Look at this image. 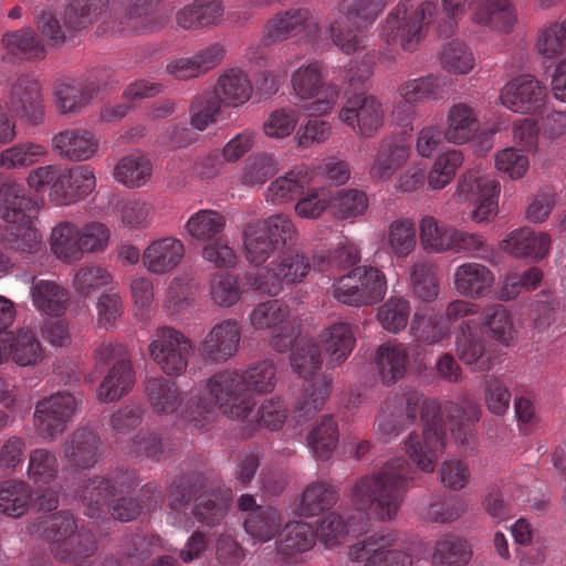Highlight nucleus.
<instances>
[{
	"label": "nucleus",
	"instance_id": "nucleus-47",
	"mask_svg": "<svg viewBox=\"0 0 566 566\" xmlns=\"http://www.w3.org/2000/svg\"><path fill=\"white\" fill-rule=\"evenodd\" d=\"M283 516L272 507L264 506L252 510L243 521V526L253 539L259 542H269L276 537L283 526Z\"/></svg>",
	"mask_w": 566,
	"mask_h": 566
},
{
	"label": "nucleus",
	"instance_id": "nucleus-29",
	"mask_svg": "<svg viewBox=\"0 0 566 566\" xmlns=\"http://www.w3.org/2000/svg\"><path fill=\"white\" fill-rule=\"evenodd\" d=\"M147 402L155 415L170 416L182 406V392L176 381L163 376L151 377L145 381Z\"/></svg>",
	"mask_w": 566,
	"mask_h": 566
},
{
	"label": "nucleus",
	"instance_id": "nucleus-58",
	"mask_svg": "<svg viewBox=\"0 0 566 566\" xmlns=\"http://www.w3.org/2000/svg\"><path fill=\"white\" fill-rule=\"evenodd\" d=\"M403 418V402L399 396L386 399L375 421L376 431L384 442H389L408 429Z\"/></svg>",
	"mask_w": 566,
	"mask_h": 566
},
{
	"label": "nucleus",
	"instance_id": "nucleus-15",
	"mask_svg": "<svg viewBox=\"0 0 566 566\" xmlns=\"http://www.w3.org/2000/svg\"><path fill=\"white\" fill-rule=\"evenodd\" d=\"M338 117L360 137L369 138L384 125L385 109L376 96L358 93L348 97Z\"/></svg>",
	"mask_w": 566,
	"mask_h": 566
},
{
	"label": "nucleus",
	"instance_id": "nucleus-53",
	"mask_svg": "<svg viewBox=\"0 0 566 566\" xmlns=\"http://www.w3.org/2000/svg\"><path fill=\"white\" fill-rule=\"evenodd\" d=\"M482 325L486 327L490 336L499 343L511 346L517 338V331L514 326L510 311L501 305L493 304L484 308Z\"/></svg>",
	"mask_w": 566,
	"mask_h": 566
},
{
	"label": "nucleus",
	"instance_id": "nucleus-12",
	"mask_svg": "<svg viewBox=\"0 0 566 566\" xmlns=\"http://www.w3.org/2000/svg\"><path fill=\"white\" fill-rule=\"evenodd\" d=\"M148 352L167 376L179 377L187 370L193 345L180 331L161 326L155 331Z\"/></svg>",
	"mask_w": 566,
	"mask_h": 566
},
{
	"label": "nucleus",
	"instance_id": "nucleus-38",
	"mask_svg": "<svg viewBox=\"0 0 566 566\" xmlns=\"http://www.w3.org/2000/svg\"><path fill=\"white\" fill-rule=\"evenodd\" d=\"M375 363L381 381L394 385L407 373L409 347L402 343H385L378 347Z\"/></svg>",
	"mask_w": 566,
	"mask_h": 566
},
{
	"label": "nucleus",
	"instance_id": "nucleus-9",
	"mask_svg": "<svg viewBox=\"0 0 566 566\" xmlns=\"http://www.w3.org/2000/svg\"><path fill=\"white\" fill-rule=\"evenodd\" d=\"M333 296L354 307L380 302L387 292V280L381 270L371 265H357L342 275L332 286Z\"/></svg>",
	"mask_w": 566,
	"mask_h": 566
},
{
	"label": "nucleus",
	"instance_id": "nucleus-40",
	"mask_svg": "<svg viewBox=\"0 0 566 566\" xmlns=\"http://www.w3.org/2000/svg\"><path fill=\"white\" fill-rule=\"evenodd\" d=\"M53 149L70 160H86L98 148V139L85 129H66L52 139Z\"/></svg>",
	"mask_w": 566,
	"mask_h": 566
},
{
	"label": "nucleus",
	"instance_id": "nucleus-13",
	"mask_svg": "<svg viewBox=\"0 0 566 566\" xmlns=\"http://www.w3.org/2000/svg\"><path fill=\"white\" fill-rule=\"evenodd\" d=\"M81 400L69 391H59L39 400L34 408V430L45 440H55L80 409Z\"/></svg>",
	"mask_w": 566,
	"mask_h": 566
},
{
	"label": "nucleus",
	"instance_id": "nucleus-46",
	"mask_svg": "<svg viewBox=\"0 0 566 566\" xmlns=\"http://www.w3.org/2000/svg\"><path fill=\"white\" fill-rule=\"evenodd\" d=\"M212 94L219 98L220 104L237 107L250 99L252 86L241 70L230 69L219 76Z\"/></svg>",
	"mask_w": 566,
	"mask_h": 566
},
{
	"label": "nucleus",
	"instance_id": "nucleus-24",
	"mask_svg": "<svg viewBox=\"0 0 566 566\" xmlns=\"http://www.w3.org/2000/svg\"><path fill=\"white\" fill-rule=\"evenodd\" d=\"M241 339L240 325L235 319L217 323L199 345V354L207 361L221 363L234 356Z\"/></svg>",
	"mask_w": 566,
	"mask_h": 566
},
{
	"label": "nucleus",
	"instance_id": "nucleus-64",
	"mask_svg": "<svg viewBox=\"0 0 566 566\" xmlns=\"http://www.w3.org/2000/svg\"><path fill=\"white\" fill-rule=\"evenodd\" d=\"M244 392L269 394L273 391L276 384V368L273 361L262 360L240 370Z\"/></svg>",
	"mask_w": 566,
	"mask_h": 566
},
{
	"label": "nucleus",
	"instance_id": "nucleus-39",
	"mask_svg": "<svg viewBox=\"0 0 566 566\" xmlns=\"http://www.w3.org/2000/svg\"><path fill=\"white\" fill-rule=\"evenodd\" d=\"M397 93L403 102L416 104L417 106L437 102L446 94V81L440 74L429 73L402 82L398 86Z\"/></svg>",
	"mask_w": 566,
	"mask_h": 566
},
{
	"label": "nucleus",
	"instance_id": "nucleus-49",
	"mask_svg": "<svg viewBox=\"0 0 566 566\" xmlns=\"http://www.w3.org/2000/svg\"><path fill=\"white\" fill-rule=\"evenodd\" d=\"M417 243L415 222L409 218L391 221L385 237L386 252L397 259L407 258Z\"/></svg>",
	"mask_w": 566,
	"mask_h": 566
},
{
	"label": "nucleus",
	"instance_id": "nucleus-44",
	"mask_svg": "<svg viewBox=\"0 0 566 566\" xmlns=\"http://www.w3.org/2000/svg\"><path fill=\"white\" fill-rule=\"evenodd\" d=\"M321 340L329 363L333 365L343 364L349 357L356 343L354 328L346 322L332 324L321 334Z\"/></svg>",
	"mask_w": 566,
	"mask_h": 566
},
{
	"label": "nucleus",
	"instance_id": "nucleus-5",
	"mask_svg": "<svg viewBox=\"0 0 566 566\" xmlns=\"http://www.w3.org/2000/svg\"><path fill=\"white\" fill-rule=\"evenodd\" d=\"M385 8V0H339L328 27L333 44L348 55L363 50L364 29L373 25Z\"/></svg>",
	"mask_w": 566,
	"mask_h": 566
},
{
	"label": "nucleus",
	"instance_id": "nucleus-45",
	"mask_svg": "<svg viewBox=\"0 0 566 566\" xmlns=\"http://www.w3.org/2000/svg\"><path fill=\"white\" fill-rule=\"evenodd\" d=\"M30 293L34 307L46 315L59 316L66 310L69 293L54 281L33 280Z\"/></svg>",
	"mask_w": 566,
	"mask_h": 566
},
{
	"label": "nucleus",
	"instance_id": "nucleus-31",
	"mask_svg": "<svg viewBox=\"0 0 566 566\" xmlns=\"http://www.w3.org/2000/svg\"><path fill=\"white\" fill-rule=\"evenodd\" d=\"M184 243L175 238L153 241L142 256L144 266L151 273L165 274L175 269L184 258Z\"/></svg>",
	"mask_w": 566,
	"mask_h": 566
},
{
	"label": "nucleus",
	"instance_id": "nucleus-32",
	"mask_svg": "<svg viewBox=\"0 0 566 566\" xmlns=\"http://www.w3.org/2000/svg\"><path fill=\"white\" fill-rule=\"evenodd\" d=\"M552 239L548 233H536L530 228L512 231L503 241V249L516 258H528L533 261L543 260L551 250Z\"/></svg>",
	"mask_w": 566,
	"mask_h": 566
},
{
	"label": "nucleus",
	"instance_id": "nucleus-4",
	"mask_svg": "<svg viewBox=\"0 0 566 566\" xmlns=\"http://www.w3.org/2000/svg\"><path fill=\"white\" fill-rule=\"evenodd\" d=\"M36 211V202L25 196L21 185L11 179L1 185L0 217L6 222L1 241L6 249L29 254L38 252L41 241L32 226Z\"/></svg>",
	"mask_w": 566,
	"mask_h": 566
},
{
	"label": "nucleus",
	"instance_id": "nucleus-30",
	"mask_svg": "<svg viewBox=\"0 0 566 566\" xmlns=\"http://www.w3.org/2000/svg\"><path fill=\"white\" fill-rule=\"evenodd\" d=\"M205 484L206 480L200 473L185 474L174 480L168 491L169 518L172 524L181 525L186 522L188 505Z\"/></svg>",
	"mask_w": 566,
	"mask_h": 566
},
{
	"label": "nucleus",
	"instance_id": "nucleus-25",
	"mask_svg": "<svg viewBox=\"0 0 566 566\" xmlns=\"http://www.w3.org/2000/svg\"><path fill=\"white\" fill-rule=\"evenodd\" d=\"M409 157L410 147L407 142L398 136H388L379 143L369 175L375 180L387 181L405 166Z\"/></svg>",
	"mask_w": 566,
	"mask_h": 566
},
{
	"label": "nucleus",
	"instance_id": "nucleus-57",
	"mask_svg": "<svg viewBox=\"0 0 566 566\" xmlns=\"http://www.w3.org/2000/svg\"><path fill=\"white\" fill-rule=\"evenodd\" d=\"M111 0H71L64 11L67 28L81 31L95 23L108 8Z\"/></svg>",
	"mask_w": 566,
	"mask_h": 566
},
{
	"label": "nucleus",
	"instance_id": "nucleus-1",
	"mask_svg": "<svg viewBox=\"0 0 566 566\" xmlns=\"http://www.w3.org/2000/svg\"><path fill=\"white\" fill-rule=\"evenodd\" d=\"M417 471L403 457L388 460L379 470L358 479L350 489L354 507L381 521L396 517Z\"/></svg>",
	"mask_w": 566,
	"mask_h": 566
},
{
	"label": "nucleus",
	"instance_id": "nucleus-59",
	"mask_svg": "<svg viewBox=\"0 0 566 566\" xmlns=\"http://www.w3.org/2000/svg\"><path fill=\"white\" fill-rule=\"evenodd\" d=\"M243 244L247 260L254 265L263 264L279 249L258 221L245 227Z\"/></svg>",
	"mask_w": 566,
	"mask_h": 566
},
{
	"label": "nucleus",
	"instance_id": "nucleus-63",
	"mask_svg": "<svg viewBox=\"0 0 566 566\" xmlns=\"http://www.w3.org/2000/svg\"><path fill=\"white\" fill-rule=\"evenodd\" d=\"M441 67L450 74L465 75L475 64L471 49L462 41L455 39L446 43L439 55Z\"/></svg>",
	"mask_w": 566,
	"mask_h": 566
},
{
	"label": "nucleus",
	"instance_id": "nucleus-22",
	"mask_svg": "<svg viewBox=\"0 0 566 566\" xmlns=\"http://www.w3.org/2000/svg\"><path fill=\"white\" fill-rule=\"evenodd\" d=\"M155 6V0H128L123 17L112 27V32L130 35L163 30L168 17L156 12Z\"/></svg>",
	"mask_w": 566,
	"mask_h": 566
},
{
	"label": "nucleus",
	"instance_id": "nucleus-48",
	"mask_svg": "<svg viewBox=\"0 0 566 566\" xmlns=\"http://www.w3.org/2000/svg\"><path fill=\"white\" fill-rule=\"evenodd\" d=\"M11 334V359L20 367H34L45 357L44 348L30 328H19Z\"/></svg>",
	"mask_w": 566,
	"mask_h": 566
},
{
	"label": "nucleus",
	"instance_id": "nucleus-14",
	"mask_svg": "<svg viewBox=\"0 0 566 566\" xmlns=\"http://www.w3.org/2000/svg\"><path fill=\"white\" fill-rule=\"evenodd\" d=\"M319 31L308 9L292 8L275 13L262 28V42L265 46L277 45L290 39L310 41Z\"/></svg>",
	"mask_w": 566,
	"mask_h": 566
},
{
	"label": "nucleus",
	"instance_id": "nucleus-21",
	"mask_svg": "<svg viewBox=\"0 0 566 566\" xmlns=\"http://www.w3.org/2000/svg\"><path fill=\"white\" fill-rule=\"evenodd\" d=\"M10 108L32 125H38L44 116L42 83L30 74H22L11 84Z\"/></svg>",
	"mask_w": 566,
	"mask_h": 566
},
{
	"label": "nucleus",
	"instance_id": "nucleus-52",
	"mask_svg": "<svg viewBox=\"0 0 566 566\" xmlns=\"http://www.w3.org/2000/svg\"><path fill=\"white\" fill-rule=\"evenodd\" d=\"M332 379L322 376L308 384L295 398L293 413L297 419H307L319 411L331 395Z\"/></svg>",
	"mask_w": 566,
	"mask_h": 566
},
{
	"label": "nucleus",
	"instance_id": "nucleus-43",
	"mask_svg": "<svg viewBox=\"0 0 566 566\" xmlns=\"http://www.w3.org/2000/svg\"><path fill=\"white\" fill-rule=\"evenodd\" d=\"M135 382V373L127 358L117 360L97 388L96 396L102 402H112L127 394Z\"/></svg>",
	"mask_w": 566,
	"mask_h": 566
},
{
	"label": "nucleus",
	"instance_id": "nucleus-10",
	"mask_svg": "<svg viewBox=\"0 0 566 566\" xmlns=\"http://www.w3.org/2000/svg\"><path fill=\"white\" fill-rule=\"evenodd\" d=\"M140 482L136 470L117 469L105 475L84 480L76 493L90 517H99L117 495L134 490Z\"/></svg>",
	"mask_w": 566,
	"mask_h": 566
},
{
	"label": "nucleus",
	"instance_id": "nucleus-36",
	"mask_svg": "<svg viewBox=\"0 0 566 566\" xmlns=\"http://www.w3.org/2000/svg\"><path fill=\"white\" fill-rule=\"evenodd\" d=\"M480 124L475 111L467 103L453 104L447 112L444 139L462 145L471 140L479 132Z\"/></svg>",
	"mask_w": 566,
	"mask_h": 566
},
{
	"label": "nucleus",
	"instance_id": "nucleus-41",
	"mask_svg": "<svg viewBox=\"0 0 566 566\" xmlns=\"http://www.w3.org/2000/svg\"><path fill=\"white\" fill-rule=\"evenodd\" d=\"M315 542L314 528L310 523L289 522L282 528L281 538L276 542V551L284 562L292 563L297 554L311 551Z\"/></svg>",
	"mask_w": 566,
	"mask_h": 566
},
{
	"label": "nucleus",
	"instance_id": "nucleus-20",
	"mask_svg": "<svg viewBox=\"0 0 566 566\" xmlns=\"http://www.w3.org/2000/svg\"><path fill=\"white\" fill-rule=\"evenodd\" d=\"M455 350L459 359L473 370L489 371L494 366V357L486 348V339L475 319L461 322L455 333Z\"/></svg>",
	"mask_w": 566,
	"mask_h": 566
},
{
	"label": "nucleus",
	"instance_id": "nucleus-19",
	"mask_svg": "<svg viewBox=\"0 0 566 566\" xmlns=\"http://www.w3.org/2000/svg\"><path fill=\"white\" fill-rule=\"evenodd\" d=\"M546 87L533 75H521L504 85L500 99L504 107L521 114H537L545 106Z\"/></svg>",
	"mask_w": 566,
	"mask_h": 566
},
{
	"label": "nucleus",
	"instance_id": "nucleus-55",
	"mask_svg": "<svg viewBox=\"0 0 566 566\" xmlns=\"http://www.w3.org/2000/svg\"><path fill=\"white\" fill-rule=\"evenodd\" d=\"M329 200L334 217L350 222L363 217L369 206L367 193L356 188L340 189Z\"/></svg>",
	"mask_w": 566,
	"mask_h": 566
},
{
	"label": "nucleus",
	"instance_id": "nucleus-51",
	"mask_svg": "<svg viewBox=\"0 0 566 566\" xmlns=\"http://www.w3.org/2000/svg\"><path fill=\"white\" fill-rule=\"evenodd\" d=\"M471 558V551L467 542L454 534H443L433 547L431 556L432 566H464Z\"/></svg>",
	"mask_w": 566,
	"mask_h": 566
},
{
	"label": "nucleus",
	"instance_id": "nucleus-62",
	"mask_svg": "<svg viewBox=\"0 0 566 566\" xmlns=\"http://www.w3.org/2000/svg\"><path fill=\"white\" fill-rule=\"evenodd\" d=\"M226 227L224 216L211 209H201L190 216L185 224L187 233L199 241H210L218 237Z\"/></svg>",
	"mask_w": 566,
	"mask_h": 566
},
{
	"label": "nucleus",
	"instance_id": "nucleus-11",
	"mask_svg": "<svg viewBox=\"0 0 566 566\" xmlns=\"http://www.w3.org/2000/svg\"><path fill=\"white\" fill-rule=\"evenodd\" d=\"M293 94L302 102L304 109L311 116L328 114L336 105L339 88L326 83L323 78L319 62H311L297 67L291 76Z\"/></svg>",
	"mask_w": 566,
	"mask_h": 566
},
{
	"label": "nucleus",
	"instance_id": "nucleus-27",
	"mask_svg": "<svg viewBox=\"0 0 566 566\" xmlns=\"http://www.w3.org/2000/svg\"><path fill=\"white\" fill-rule=\"evenodd\" d=\"M493 272L484 264L465 262L455 268L453 284L455 291L468 298L485 297L494 284Z\"/></svg>",
	"mask_w": 566,
	"mask_h": 566
},
{
	"label": "nucleus",
	"instance_id": "nucleus-54",
	"mask_svg": "<svg viewBox=\"0 0 566 566\" xmlns=\"http://www.w3.org/2000/svg\"><path fill=\"white\" fill-rule=\"evenodd\" d=\"M339 439L338 426L333 416H323L307 434V444L313 454L327 460L337 447Z\"/></svg>",
	"mask_w": 566,
	"mask_h": 566
},
{
	"label": "nucleus",
	"instance_id": "nucleus-17",
	"mask_svg": "<svg viewBox=\"0 0 566 566\" xmlns=\"http://www.w3.org/2000/svg\"><path fill=\"white\" fill-rule=\"evenodd\" d=\"M447 440V424L426 426L422 434L410 433L403 442L409 459L422 472L431 473L438 459L443 454Z\"/></svg>",
	"mask_w": 566,
	"mask_h": 566
},
{
	"label": "nucleus",
	"instance_id": "nucleus-18",
	"mask_svg": "<svg viewBox=\"0 0 566 566\" xmlns=\"http://www.w3.org/2000/svg\"><path fill=\"white\" fill-rule=\"evenodd\" d=\"M458 193L463 200L478 203L472 212L474 221H486L496 213L500 186L494 179L470 170L462 176Z\"/></svg>",
	"mask_w": 566,
	"mask_h": 566
},
{
	"label": "nucleus",
	"instance_id": "nucleus-50",
	"mask_svg": "<svg viewBox=\"0 0 566 566\" xmlns=\"http://www.w3.org/2000/svg\"><path fill=\"white\" fill-rule=\"evenodd\" d=\"M51 250L64 262H76L82 259L80 227L70 221L60 222L51 232Z\"/></svg>",
	"mask_w": 566,
	"mask_h": 566
},
{
	"label": "nucleus",
	"instance_id": "nucleus-7",
	"mask_svg": "<svg viewBox=\"0 0 566 566\" xmlns=\"http://www.w3.org/2000/svg\"><path fill=\"white\" fill-rule=\"evenodd\" d=\"M36 532L49 543L51 554L60 562L88 558L97 549L94 534L78 528L70 511H59L43 517Z\"/></svg>",
	"mask_w": 566,
	"mask_h": 566
},
{
	"label": "nucleus",
	"instance_id": "nucleus-26",
	"mask_svg": "<svg viewBox=\"0 0 566 566\" xmlns=\"http://www.w3.org/2000/svg\"><path fill=\"white\" fill-rule=\"evenodd\" d=\"M232 501L230 488L218 483L200 492L195 500L192 514L205 525H218L227 515Z\"/></svg>",
	"mask_w": 566,
	"mask_h": 566
},
{
	"label": "nucleus",
	"instance_id": "nucleus-33",
	"mask_svg": "<svg viewBox=\"0 0 566 566\" xmlns=\"http://www.w3.org/2000/svg\"><path fill=\"white\" fill-rule=\"evenodd\" d=\"M97 85L93 82H83L66 78L54 86V106L60 114L77 113L93 99Z\"/></svg>",
	"mask_w": 566,
	"mask_h": 566
},
{
	"label": "nucleus",
	"instance_id": "nucleus-3",
	"mask_svg": "<svg viewBox=\"0 0 566 566\" xmlns=\"http://www.w3.org/2000/svg\"><path fill=\"white\" fill-rule=\"evenodd\" d=\"M400 398L403 402L402 419L408 428L417 422L418 417L423 428L446 424V417L455 442L460 446L470 444L473 438L472 426L480 419V408L475 402L465 398L460 402L448 401L441 407L418 391H410Z\"/></svg>",
	"mask_w": 566,
	"mask_h": 566
},
{
	"label": "nucleus",
	"instance_id": "nucleus-60",
	"mask_svg": "<svg viewBox=\"0 0 566 566\" xmlns=\"http://www.w3.org/2000/svg\"><path fill=\"white\" fill-rule=\"evenodd\" d=\"M153 165L150 160L143 155H129L123 157L115 166V179L129 187L139 188L150 178Z\"/></svg>",
	"mask_w": 566,
	"mask_h": 566
},
{
	"label": "nucleus",
	"instance_id": "nucleus-56",
	"mask_svg": "<svg viewBox=\"0 0 566 566\" xmlns=\"http://www.w3.org/2000/svg\"><path fill=\"white\" fill-rule=\"evenodd\" d=\"M2 44L12 55L24 60H42L46 49L31 28L9 32L2 36Z\"/></svg>",
	"mask_w": 566,
	"mask_h": 566
},
{
	"label": "nucleus",
	"instance_id": "nucleus-42",
	"mask_svg": "<svg viewBox=\"0 0 566 566\" xmlns=\"http://www.w3.org/2000/svg\"><path fill=\"white\" fill-rule=\"evenodd\" d=\"M175 450L176 444L168 437L157 430L142 429L130 439L128 453L161 462L169 459Z\"/></svg>",
	"mask_w": 566,
	"mask_h": 566
},
{
	"label": "nucleus",
	"instance_id": "nucleus-23",
	"mask_svg": "<svg viewBox=\"0 0 566 566\" xmlns=\"http://www.w3.org/2000/svg\"><path fill=\"white\" fill-rule=\"evenodd\" d=\"M103 454V442L96 431L80 427L62 443L63 459L75 469L93 468Z\"/></svg>",
	"mask_w": 566,
	"mask_h": 566
},
{
	"label": "nucleus",
	"instance_id": "nucleus-37",
	"mask_svg": "<svg viewBox=\"0 0 566 566\" xmlns=\"http://www.w3.org/2000/svg\"><path fill=\"white\" fill-rule=\"evenodd\" d=\"M338 500V489L334 484L325 480H315L304 488L297 512L303 517L318 516L332 510Z\"/></svg>",
	"mask_w": 566,
	"mask_h": 566
},
{
	"label": "nucleus",
	"instance_id": "nucleus-16",
	"mask_svg": "<svg viewBox=\"0 0 566 566\" xmlns=\"http://www.w3.org/2000/svg\"><path fill=\"white\" fill-rule=\"evenodd\" d=\"M392 542L388 534L369 535L349 546L348 558L361 566H413L410 554L389 548Z\"/></svg>",
	"mask_w": 566,
	"mask_h": 566
},
{
	"label": "nucleus",
	"instance_id": "nucleus-6",
	"mask_svg": "<svg viewBox=\"0 0 566 566\" xmlns=\"http://www.w3.org/2000/svg\"><path fill=\"white\" fill-rule=\"evenodd\" d=\"M436 12L431 1L400 0L386 15L379 36L389 46L413 52L426 38Z\"/></svg>",
	"mask_w": 566,
	"mask_h": 566
},
{
	"label": "nucleus",
	"instance_id": "nucleus-28",
	"mask_svg": "<svg viewBox=\"0 0 566 566\" xmlns=\"http://www.w3.org/2000/svg\"><path fill=\"white\" fill-rule=\"evenodd\" d=\"M314 180V170L298 166L273 180L266 189V200L273 205L285 203L298 198Z\"/></svg>",
	"mask_w": 566,
	"mask_h": 566
},
{
	"label": "nucleus",
	"instance_id": "nucleus-35",
	"mask_svg": "<svg viewBox=\"0 0 566 566\" xmlns=\"http://www.w3.org/2000/svg\"><path fill=\"white\" fill-rule=\"evenodd\" d=\"M471 19L479 25L509 32L516 22V9L511 0H474Z\"/></svg>",
	"mask_w": 566,
	"mask_h": 566
},
{
	"label": "nucleus",
	"instance_id": "nucleus-8",
	"mask_svg": "<svg viewBox=\"0 0 566 566\" xmlns=\"http://www.w3.org/2000/svg\"><path fill=\"white\" fill-rule=\"evenodd\" d=\"M313 262L295 251H285L277 255L266 266L247 274L249 286L260 293L277 295L284 285L302 282L310 273Z\"/></svg>",
	"mask_w": 566,
	"mask_h": 566
},
{
	"label": "nucleus",
	"instance_id": "nucleus-61",
	"mask_svg": "<svg viewBox=\"0 0 566 566\" xmlns=\"http://www.w3.org/2000/svg\"><path fill=\"white\" fill-rule=\"evenodd\" d=\"M60 464L56 454L45 448H35L29 453L27 474L35 485H48L59 474Z\"/></svg>",
	"mask_w": 566,
	"mask_h": 566
},
{
	"label": "nucleus",
	"instance_id": "nucleus-2",
	"mask_svg": "<svg viewBox=\"0 0 566 566\" xmlns=\"http://www.w3.org/2000/svg\"><path fill=\"white\" fill-rule=\"evenodd\" d=\"M255 406L244 392L239 369H223L209 377L201 388L190 390L181 417L195 429L206 428L217 411L231 419H245Z\"/></svg>",
	"mask_w": 566,
	"mask_h": 566
},
{
	"label": "nucleus",
	"instance_id": "nucleus-34",
	"mask_svg": "<svg viewBox=\"0 0 566 566\" xmlns=\"http://www.w3.org/2000/svg\"><path fill=\"white\" fill-rule=\"evenodd\" d=\"M223 15L221 0H193L176 12V23L182 30H197L219 24Z\"/></svg>",
	"mask_w": 566,
	"mask_h": 566
}]
</instances>
